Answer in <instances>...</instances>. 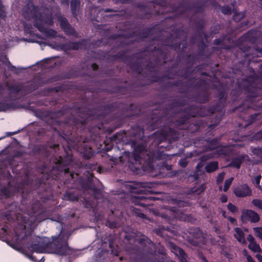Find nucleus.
Instances as JSON below:
<instances>
[{
    "label": "nucleus",
    "mask_w": 262,
    "mask_h": 262,
    "mask_svg": "<svg viewBox=\"0 0 262 262\" xmlns=\"http://www.w3.org/2000/svg\"><path fill=\"white\" fill-rule=\"evenodd\" d=\"M67 106H63L57 111L51 112L49 116L53 125L57 126L54 129L59 139L65 140L67 145L62 146L64 153L55 158V165L50 173L43 174L41 178L35 181L34 188L39 198L45 202L53 199L54 185L55 181H62L65 187L72 188L78 176L79 168H75L72 148L78 151L84 159L93 157L95 151L89 143L97 140L99 136V125L90 127L84 124V120H78L75 117L67 115L69 111Z\"/></svg>",
    "instance_id": "nucleus-1"
},
{
    "label": "nucleus",
    "mask_w": 262,
    "mask_h": 262,
    "mask_svg": "<svg viewBox=\"0 0 262 262\" xmlns=\"http://www.w3.org/2000/svg\"><path fill=\"white\" fill-rule=\"evenodd\" d=\"M170 27L171 32L161 33L153 38L154 41L159 42L160 46L149 45L141 50V53H148L149 55L152 56L146 67L150 74L156 71L159 75L160 67L171 61L169 48L177 51L181 48L182 51H184L187 48V32H185L183 26L181 25L176 27L171 25Z\"/></svg>",
    "instance_id": "nucleus-2"
},
{
    "label": "nucleus",
    "mask_w": 262,
    "mask_h": 262,
    "mask_svg": "<svg viewBox=\"0 0 262 262\" xmlns=\"http://www.w3.org/2000/svg\"><path fill=\"white\" fill-rule=\"evenodd\" d=\"M67 106L69 111L67 115H73L78 120H84V124L90 127H94L99 125V131L102 128L107 118V115L113 112L118 110L119 116L117 115L112 119L117 123L116 128L120 127L125 118L137 115L140 111L139 106L134 103L129 105L116 101L110 104L101 106L98 110L91 109L89 106H74L72 108Z\"/></svg>",
    "instance_id": "nucleus-3"
},
{
    "label": "nucleus",
    "mask_w": 262,
    "mask_h": 262,
    "mask_svg": "<svg viewBox=\"0 0 262 262\" xmlns=\"http://www.w3.org/2000/svg\"><path fill=\"white\" fill-rule=\"evenodd\" d=\"M178 1V6L171 4V0H152L144 3H137L136 6L142 13L140 16L141 19H149L152 15H163L169 11L170 13L168 16L165 17V20L170 19L173 21L182 16L187 11L194 10V14L203 13L206 6L205 2L188 5V0Z\"/></svg>",
    "instance_id": "nucleus-4"
},
{
    "label": "nucleus",
    "mask_w": 262,
    "mask_h": 262,
    "mask_svg": "<svg viewBox=\"0 0 262 262\" xmlns=\"http://www.w3.org/2000/svg\"><path fill=\"white\" fill-rule=\"evenodd\" d=\"M70 235L69 232L63 231L62 228L58 235H53L51 238L46 237L33 236L32 231H31L29 234L26 233L22 240L29 241V245H27V248L33 252L48 253L66 256L72 253V249L68 244Z\"/></svg>",
    "instance_id": "nucleus-5"
},
{
    "label": "nucleus",
    "mask_w": 262,
    "mask_h": 262,
    "mask_svg": "<svg viewBox=\"0 0 262 262\" xmlns=\"http://www.w3.org/2000/svg\"><path fill=\"white\" fill-rule=\"evenodd\" d=\"M244 78L242 79L240 81L237 82L236 84L237 88L231 91L230 95L232 100L235 101L239 98L242 91H244L247 93L245 98L247 102L244 103L232 110L233 112L238 113V117L239 118L246 121L244 126L246 127L259 119L260 116L259 113H255L249 115V114L251 113L252 107L262 112V93L260 91H256L255 89L257 88L256 85L250 86V89L248 90L241 86L239 83Z\"/></svg>",
    "instance_id": "nucleus-6"
},
{
    "label": "nucleus",
    "mask_w": 262,
    "mask_h": 262,
    "mask_svg": "<svg viewBox=\"0 0 262 262\" xmlns=\"http://www.w3.org/2000/svg\"><path fill=\"white\" fill-rule=\"evenodd\" d=\"M117 57L118 59H121L123 62H127V65L129 68L134 72H135L139 75L143 76L144 80L141 82V85L136 86V84H127L125 82V85L116 86L113 87L112 89V93L115 94H120L125 95L127 94L132 93L136 96L141 97L142 95L138 92V91L143 90L144 86L149 85L153 82L158 81H163L165 78H170L168 74H166L162 76L158 75V73L156 72H152L150 73L148 72L146 67L142 68V63L140 61H133L131 60V57L126 55L125 52L120 51L117 53Z\"/></svg>",
    "instance_id": "nucleus-7"
},
{
    "label": "nucleus",
    "mask_w": 262,
    "mask_h": 262,
    "mask_svg": "<svg viewBox=\"0 0 262 262\" xmlns=\"http://www.w3.org/2000/svg\"><path fill=\"white\" fill-rule=\"evenodd\" d=\"M182 53L179 52L178 54L176 61L169 67L166 70V74H168L170 78H165L163 81L164 82L163 87L167 90L172 89L174 87L179 86L178 92L181 94H188L191 90L194 89L196 94L192 97L193 101L200 102V103H206L209 101L210 99V94L207 93V83L205 79H199L194 83L189 82L183 83L182 80H177L173 81L169 80L172 79V76H177L178 75V71L176 70L181 60ZM165 75V74L164 75Z\"/></svg>",
    "instance_id": "nucleus-8"
},
{
    "label": "nucleus",
    "mask_w": 262,
    "mask_h": 262,
    "mask_svg": "<svg viewBox=\"0 0 262 262\" xmlns=\"http://www.w3.org/2000/svg\"><path fill=\"white\" fill-rule=\"evenodd\" d=\"M144 128L139 124H136L131 126L128 131L122 130L118 132L112 136L111 141L116 144L130 145L134 148L132 157L128 158V163L129 168L134 167L138 169V166L142 163V154L147 152L146 146L140 143L137 145V139H141L143 137Z\"/></svg>",
    "instance_id": "nucleus-9"
},
{
    "label": "nucleus",
    "mask_w": 262,
    "mask_h": 262,
    "mask_svg": "<svg viewBox=\"0 0 262 262\" xmlns=\"http://www.w3.org/2000/svg\"><path fill=\"white\" fill-rule=\"evenodd\" d=\"M124 239L128 244L125 247L126 252L135 255L129 257L132 262H154L151 257L156 255V250L148 246H156L147 236L142 234L141 237L136 238L134 235L126 233Z\"/></svg>",
    "instance_id": "nucleus-10"
},
{
    "label": "nucleus",
    "mask_w": 262,
    "mask_h": 262,
    "mask_svg": "<svg viewBox=\"0 0 262 262\" xmlns=\"http://www.w3.org/2000/svg\"><path fill=\"white\" fill-rule=\"evenodd\" d=\"M156 137L152 136L151 139H153L152 145L159 151H153L151 153L147 150V152L141 155L142 160L151 161L154 159L161 160L163 159L164 150H169L171 147L172 142L177 141L180 135L178 132L170 127L165 123L163 125Z\"/></svg>",
    "instance_id": "nucleus-11"
},
{
    "label": "nucleus",
    "mask_w": 262,
    "mask_h": 262,
    "mask_svg": "<svg viewBox=\"0 0 262 262\" xmlns=\"http://www.w3.org/2000/svg\"><path fill=\"white\" fill-rule=\"evenodd\" d=\"M186 103L187 100L185 99H173L165 107L160 106L159 109L153 110L150 115V128L154 130L161 127L163 123L167 124L165 121L170 112L179 106H184Z\"/></svg>",
    "instance_id": "nucleus-12"
},
{
    "label": "nucleus",
    "mask_w": 262,
    "mask_h": 262,
    "mask_svg": "<svg viewBox=\"0 0 262 262\" xmlns=\"http://www.w3.org/2000/svg\"><path fill=\"white\" fill-rule=\"evenodd\" d=\"M145 187L146 186L143 183H132L126 185V188L130 193L137 194L132 195L130 198L131 202L135 205L143 207L151 206L154 205V201L159 200V198L150 196V194L154 193L152 190L141 189Z\"/></svg>",
    "instance_id": "nucleus-13"
},
{
    "label": "nucleus",
    "mask_w": 262,
    "mask_h": 262,
    "mask_svg": "<svg viewBox=\"0 0 262 262\" xmlns=\"http://www.w3.org/2000/svg\"><path fill=\"white\" fill-rule=\"evenodd\" d=\"M245 40L254 43L259 41H262V28L252 29L244 34L242 36ZM239 52L242 54V56L246 58L250 59L253 57L252 52H254L256 56L262 57V48L255 46L253 48L243 45L239 48Z\"/></svg>",
    "instance_id": "nucleus-14"
},
{
    "label": "nucleus",
    "mask_w": 262,
    "mask_h": 262,
    "mask_svg": "<svg viewBox=\"0 0 262 262\" xmlns=\"http://www.w3.org/2000/svg\"><path fill=\"white\" fill-rule=\"evenodd\" d=\"M24 185L14 181L13 176L8 171L5 173L0 180V196L8 199L15 195L23 193Z\"/></svg>",
    "instance_id": "nucleus-15"
},
{
    "label": "nucleus",
    "mask_w": 262,
    "mask_h": 262,
    "mask_svg": "<svg viewBox=\"0 0 262 262\" xmlns=\"http://www.w3.org/2000/svg\"><path fill=\"white\" fill-rule=\"evenodd\" d=\"M23 15L26 20H30L34 19V24L36 20H44L49 26H52L54 24V20L52 13H43L39 12L37 6L33 4L32 0H26L25 6L22 10Z\"/></svg>",
    "instance_id": "nucleus-16"
},
{
    "label": "nucleus",
    "mask_w": 262,
    "mask_h": 262,
    "mask_svg": "<svg viewBox=\"0 0 262 262\" xmlns=\"http://www.w3.org/2000/svg\"><path fill=\"white\" fill-rule=\"evenodd\" d=\"M216 96L219 98L217 100L212 101L207 106H201L202 108H197L201 115L210 116L216 113L223 112L227 101L228 92L225 88H221Z\"/></svg>",
    "instance_id": "nucleus-17"
},
{
    "label": "nucleus",
    "mask_w": 262,
    "mask_h": 262,
    "mask_svg": "<svg viewBox=\"0 0 262 262\" xmlns=\"http://www.w3.org/2000/svg\"><path fill=\"white\" fill-rule=\"evenodd\" d=\"M84 169H86V171L90 174V177L86 179H84L81 182V185L85 189L92 190L95 194H99L100 190L93 185L94 173L90 172V171L96 170L97 172L100 173L102 171V167L98 165L97 163H90L88 162L87 163L83 164L82 166Z\"/></svg>",
    "instance_id": "nucleus-18"
},
{
    "label": "nucleus",
    "mask_w": 262,
    "mask_h": 262,
    "mask_svg": "<svg viewBox=\"0 0 262 262\" xmlns=\"http://www.w3.org/2000/svg\"><path fill=\"white\" fill-rule=\"evenodd\" d=\"M45 212L42 205L38 202H34L32 204L30 216L28 219V224L31 227H34L39 223L46 219Z\"/></svg>",
    "instance_id": "nucleus-19"
},
{
    "label": "nucleus",
    "mask_w": 262,
    "mask_h": 262,
    "mask_svg": "<svg viewBox=\"0 0 262 262\" xmlns=\"http://www.w3.org/2000/svg\"><path fill=\"white\" fill-rule=\"evenodd\" d=\"M197 108H202L201 106H199L196 105H191L189 107H188L186 109H185V114H184L179 117L177 120H176L174 122V124L175 126L180 127L184 125L185 127H186L187 125L188 120L191 117H195L196 116H200V117H206V116H203L201 115L200 111L197 110Z\"/></svg>",
    "instance_id": "nucleus-20"
},
{
    "label": "nucleus",
    "mask_w": 262,
    "mask_h": 262,
    "mask_svg": "<svg viewBox=\"0 0 262 262\" xmlns=\"http://www.w3.org/2000/svg\"><path fill=\"white\" fill-rule=\"evenodd\" d=\"M259 68L262 71V63L260 65ZM244 88L249 90L250 86L256 85V91H260L262 93V78H258L257 75L254 72L251 75L245 77L239 83Z\"/></svg>",
    "instance_id": "nucleus-21"
},
{
    "label": "nucleus",
    "mask_w": 262,
    "mask_h": 262,
    "mask_svg": "<svg viewBox=\"0 0 262 262\" xmlns=\"http://www.w3.org/2000/svg\"><path fill=\"white\" fill-rule=\"evenodd\" d=\"M221 138L206 139L204 137L196 138L194 141L195 146L198 147H204L206 151H212L217 149L220 145Z\"/></svg>",
    "instance_id": "nucleus-22"
},
{
    "label": "nucleus",
    "mask_w": 262,
    "mask_h": 262,
    "mask_svg": "<svg viewBox=\"0 0 262 262\" xmlns=\"http://www.w3.org/2000/svg\"><path fill=\"white\" fill-rule=\"evenodd\" d=\"M56 18L59 23L60 28L65 34L69 36H73L75 38H78L80 37L75 28L71 26L67 18L64 16L59 14L56 16Z\"/></svg>",
    "instance_id": "nucleus-23"
},
{
    "label": "nucleus",
    "mask_w": 262,
    "mask_h": 262,
    "mask_svg": "<svg viewBox=\"0 0 262 262\" xmlns=\"http://www.w3.org/2000/svg\"><path fill=\"white\" fill-rule=\"evenodd\" d=\"M88 41L85 39H82L78 41H71L62 43L59 45L60 49L63 51H68L71 50H78L80 48H85L86 47Z\"/></svg>",
    "instance_id": "nucleus-24"
},
{
    "label": "nucleus",
    "mask_w": 262,
    "mask_h": 262,
    "mask_svg": "<svg viewBox=\"0 0 262 262\" xmlns=\"http://www.w3.org/2000/svg\"><path fill=\"white\" fill-rule=\"evenodd\" d=\"M153 28L149 27L145 28L142 31L129 30L123 34V36L127 38L137 37L143 40L149 36Z\"/></svg>",
    "instance_id": "nucleus-25"
},
{
    "label": "nucleus",
    "mask_w": 262,
    "mask_h": 262,
    "mask_svg": "<svg viewBox=\"0 0 262 262\" xmlns=\"http://www.w3.org/2000/svg\"><path fill=\"white\" fill-rule=\"evenodd\" d=\"M44 24L48 25L44 20H36L34 27L40 32L43 33L46 37L55 38L57 37V32L54 29L46 28Z\"/></svg>",
    "instance_id": "nucleus-26"
},
{
    "label": "nucleus",
    "mask_w": 262,
    "mask_h": 262,
    "mask_svg": "<svg viewBox=\"0 0 262 262\" xmlns=\"http://www.w3.org/2000/svg\"><path fill=\"white\" fill-rule=\"evenodd\" d=\"M236 197L244 198L250 196L252 194V190L247 184H242L235 187L233 191Z\"/></svg>",
    "instance_id": "nucleus-27"
},
{
    "label": "nucleus",
    "mask_w": 262,
    "mask_h": 262,
    "mask_svg": "<svg viewBox=\"0 0 262 262\" xmlns=\"http://www.w3.org/2000/svg\"><path fill=\"white\" fill-rule=\"evenodd\" d=\"M242 215L241 219L243 221L244 219L248 220L251 223H257L259 221L260 217L259 214L255 211L250 210L246 209L242 211Z\"/></svg>",
    "instance_id": "nucleus-28"
},
{
    "label": "nucleus",
    "mask_w": 262,
    "mask_h": 262,
    "mask_svg": "<svg viewBox=\"0 0 262 262\" xmlns=\"http://www.w3.org/2000/svg\"><path fill=\"white\" fill-rule=\"evenodd\" d=\"M169 246L171 251L178 256L180 262H188L187 254L182 248L172 243H170Z\"/></svg>",
    "instance_id": "nucleus-29"
},
{
    "label": "nucleus",
    "mask_w": 262,
    "mask_h": 262,
    "mask_svg": "<svg viewBox=\"0 0 262 262\" xmlns=\"http://www.w3.org/2000/svg\"><path fill=\"white\" fill-rule=\"evenodd\" d=\"M169 246L171 251L178 256L180 262H188L187 254L182 248L172 243H170Z\"/></svg>",
    "instance_id": "nucleus-30"
},
{
    "label": "nucleus",
    "mask_w": 262,
    "mask_h": 262,
    "mask_svg": "<svg viewBox=\"0 0 262 262\" xmlns=\"http://www.w3.org/2000/svg\"><path fill=\"white\" fill-rule=\"evenodd\" d=\"M246 157H248V156L247 155H242L233 158L229 164V166L236 168L237 169H239L244 160Z\"/></svg>",
    "instance_id": "nucleus-31"
},
{
    "label": "nucleus",
    "mask_w": 262,
    "mask_h": 262,
    "mask_svg": "<svg viewBox=\"0 0 262 262\" xmlns=\"http://www.w3.org/2000/svg\"><path fill=\"white\" fill-rule=\"evenodd\" d=\"M202 123L196 121L187 125L186 127H182V129H185L187 130L188 133H195L199 130L200 129Z\"/></svg>",
    "instance_id": "nucleus-32"
},
{
    "label": "nucleus",
    "mask_w": 262,
    "mask_h": 262,
    "mask_svg": "<svg viewBox=\"0 0 262 262\" xmlns=\"http://www.w3.org/2000/svg\"><path fill=\"white\" fill-rule=\"evenodd\" d=\"M228 37L227 40H230V37L227 35H223L220 38H216L213 41V44L214 45L219 46L221 45V48L222 49H230L231 46L230 45L225 43V41L226 40V38Z\"/></svg>",
    "instance_id": "nucleus-33"
},
{
    "label": "nucleus",
    "mask_w": 262,
    "mask_h": 262,
    "mask_svg": "<svg viewBox=\"0 0 262 262\" xmlns=\"http://www.w3.org/2000/svg\"><path fill=\"white\" fill-rule=\"evenodd\" d=\"M80 5V0H71L70 3L71 10L74 17H76Z\"/></svg>",
    "instance_id": "nucleus-34"
},
{
    "label": "nucleus",
    "mask_w": 262,
    "mask_h": 262,
    "mask_svg": "<svg viewBox=\"0 0 262 262\" xmlns=\"http://www.w3.org/2000/svg\"><path fill=\"white\" fill-rule=\"evenodd\" d=\"M38 88V85L36 82L25 85L22 83V92L25 94H29Z\"/></svg>",
    "instance_id": "nucleus-35"
},
{
    "label": "nucleus",
    "mask_w": 262,
    "mask_h": 262,
    "mask_svg": "<svg viewBox=\"0 0 262 262\" xmlns=\"http://www.w3.org/2000/svg\"><path fill=\"white\" fill-rule=\"evenodd\" d=\"M63 199L67 201H77L78 200V195L75 190L67 191L63 194Z\"/></svg>",
    "instance_id": "nucleus-36"
},
{
    "label": "nucleus",
    "mask_w": 262,
    "mask_h": 262,
    "mask_svg": "<svg viewBox=\"0 0 262 262\" xmlns=\"http://www.w3.org/2000/svg\"><path fill=\"white\" fill-rule=\"evenodd\" d=\"M234 231L235 232L234 236L237 241L239 243L245 244L246 243V241L245 238V234L243 231L239 227L235 228Z\"/></svg>",
    "instance_id": "nucleus-37"
},
{
    "label": "nucleus",
    "mask_w": 262,
    "mask_h": 262,
    "mask_svg": "<svg viewBox=\"0 0 262 262\" xmlns=\"http://www.w3.org/2000/svg\"><path fill=\"white\" fill-rule=\"evenodd\" d=\"M8 90L12 94H17L22 92V83L17 84H9L7 83Z\"/></svg>",
    "instance_id": "nucleus-38"
},
{
    "label": "nucleus",
    "mask_w": 262,
    "mask_h": 262,
    "mask_svg": "<svg viewBox=\"0 0 262 262\" xmlns=\"http://www.w3.org/2000/svg\"><path fill=\"white\" fill-rule=\"evenodd\" d=\"M219 169V162L211 161L208 163L205 166V170L207 173H212Z\"/></svg>",
    "instance_id": "nucleus-39"
},
{
    "label": "nucleus",
    "mask_w": 262,
    "mask_h": 262,
    "mask_svg": "<svg viewBox=\"0 0 262 262\" xmlns=\"http://www.w3.org/2000/svg\"><path fill=\"white\" fill-rule=\"evenodd\" d=\"M16 107V104L13 102L10 103L5 102H0V112H5L11 109H15Z\"/></svg>",
    "instance_id": "nucleus-40"
},
{
    "label": "nucleus",
    "mask_w": 262,
    "mask_h": 262,
    "mask_svg": "<svg viewBox=\"0 0 262 262\" xmlns=\"http://www.w3.org/2000/svg\"><path fill=\"white\" fill-rule=\"evenodd\" d=\"M187 66H189L192 68L193 65L195 63L196 58L193 54H187L185 59Z\"/></svg>",
    "instance_id": "nucleus-41"
},
{
    "label": "nucleus",
    "mask_w": 262,
    "mask_h": 262,
    "mask_svg": "<svg viewBox=\"0 0 262 262\" xmlns=\"http://www.w3.org/2000/svg\"><path fill=\"white\" fill-rule=\"evenodd\" d=\"M108 241L109 247L111 249V253L114 255H118L120 252V248L118 247L117 245H116V246H115L113 240L108 239Z\"/></svg>",
    "instance_id": "nucleus-42"
},
{
    "label": "nucleus",
    "mask_w": 262,
    "mask_h": 262,
    "mask_svg": "<svg viewBox=\"0 0 262 262\" xmlns=\"http://www.w3.org/2000/svg\"><path fill=\"white\" fill-rule=\"evenodd\" d=\"M190 233L192 234V237L196 239L201 238L203 236V233L199 228H195L193 229H191Z\"/></svg>",
    "instance_id": "nucleus-43"
},
{
    "label": "nucleus",
    "mask_w": 262,
    "mask_h": 262,
    "mask_svg": "<svg viewBox=\"0 0 262 262\" xmlns=\"http://www.w3.org/2000/svg\"><path fill=\"white\" fill-rule=\"evenodd\" d=\"M205 24L204 21H199L196 23L195 29L196 30L197 35L201 34L204 31Z\"/></svg>",
    "instance_id": "nucleus-44"
},
{
    "label": "nucleus",
    "mask_w": 262,
    "mask_h": 262,
    "mask_svg": "<svg viewBox=\"0 0 262 262\" xmlns=\"http://www.w3.org/2000/svg\"><path fill=\"white\" fill-rule=\"evenodd\" d=\"M199 50L198 53V56H204L205 50L207 47L206 43H205L203 39L201 40L199 45H198Z\"/></svg>",
    "instance_id": "nucleus-45"
},
{
    "label": "nucleus",
    "mask_w": 262,
    "mask_h": 262,
    "mask_svg": "<svg viewBox=\"0 0 262 262\" xmlns=\"http://www.w3.org/2000/svg\"><path fill=\"white\" fill-rule=\"evenodd\" d=\"M192 68H191L190 66H187V67L184 70L181 76L185 79L188 78V77L190 76L193 72V70H192Z\"/></svg>",
    "instance_id": "nucleus-46"
},
{
    "label": "nucleus",
    "mask_w": 262,
    "mask_h": 262,
    "mask_svg": "<svg viewBox=\"0 0 262 262\" xmlns=\"http://www.w3.org/2000/svg\"><path fill=\"white\" fill-rule=\"evenodd\" d=\"M245 17V13L244 12H234L233 16V19L235 21H239Z\"/></svg>",
    "instance_id": "nucleus-47"
},
{
    "label": "nucleus",
    "mask_w": 262,
    "mask_h": 262,
    "mask_svg": "<svg viewBox=\"0 0 262 262\" xmlns=\"http://www.w3.org/2000/svg\"><path fill=\"white\" fill-rule=\"evenodd\" d=\"M206 188L205 184H202L197 187H194L192 189V191L197 194H200L204 192Z\"/></svg>",
    "instance_id": "nucleus-48"
},
{
    "label": "nucleus",
    "mask_w": 262,
    "mask_h": 262,
    "mask_svg": "<svg viewBox=\"0 0 262 262\" xmlns=\"http://www.w3.org/2000/svg\"><path fill=\"white\" fill-rule=\"evenodd\" d=\"M103 57L104 58L106 59L107 60L111 61L112 62L118 60L117 57V54L115 55H111L108 52H105L103 55Z\"/></svg>",
    "instance_id": "nucleus-49"
},
{
    "label": "nucleus",
    "mask_w": 262,
    "mask_h": 262,
    "mask_svg": "<svg viewBox=\"0 0 262 262\" xmlns=\"http://www.w3.org/2000/svg\"><path fill=\"white\" fill-rule=\"evenodd\" d=\"M84 207L88 209H94L96 206V203L95 201H91L90 200L84 199Z\"/></svg>",
    "instance_id": "nucleus-50"
},
{
    "label": "nucleus",
    "mask_w": 262,
    "mask_h": 262,
    "mask_svg": "<svg viewBox=\"0 0 262 262\" xmlns=\"http://www.w3.org/2000/svg\"><path fill=\"white\" fill-rule=\"evenodd\" d=\"M220 9L222 13L225 15H231L232 12L231 7L227 5L221 7Z\"/></svg>",
    "instance_id": "nucleus-51"
},
{
    "label": "nucleus",
    "mask_w": 262,
    "mask_h": 262,
    "mask_svg": "<svg viewBox=\"0 0 262 262\" xmlns=\"http://www.w3.org/2000/svg\"><path fill=\"white\" fill-rule=\"evenodd\" d=\"M78 74L77 71L71 70L66 74L64 78L70 79L72 78L77 77H78Z\"/></svg>",
    "instance_id": "nucleus-52"
},
{
    "label": "nucleus",
    "mask_w": 262,
    "mask_h": 262,
    "mask_svg": "<svg viewBox=\"0 0 262 262\" xmlns=\"http://www.w3.org/2000/svg\"><path fill=\"white\" fill-rule=\"evenodd\" d=\"M133 211L137 217H140L142 219H148L146 215L142 213L140 210L136 208H134Z\"/></svg>",
    "instance_id": "nucleus-53"
},
{
    "label": "nucleus",
    "mask_w": 262,
    "mask_h": 262,
    "mask_svg": "<svg viewBox=\"0 0 262 262\" xmlns=\"http://www.w3.org/2000/svg\"><path fill=\"white\" fill-rule=\"evenodd\" d=\"M248 247L251 250L254 252H259L261 251L259 246L255 242L252 244V245H249Z\"/></svg>",
    "instance_id": "nucleus-54"
},
{
    "label": "nucleus",
    "mask_w": 262,
    "mask_h": 262,
    "mask_svg": "<svg viewBox=\"0 0 262 262\" xmlns=\"http://www.w3.org/2000/svg\"><path fill=\"white\" fill-rule=\"evenodd\" d=\"M252 204L257 208L262 210V200L258 199H253Z\"/></svg>",
    "instance_id": "nucleus-55"
},
{
    "label": "nucleus",
    "mask_w": 262,
    "mask_h": 262,
    "mask_svg": "<svg viewBox=\"0 0 262 262\" xmlns=\"http://www.w3.org/2000/svg\"><path fill=\"white\" fill-rule=\"evenodd\" d=\"M233 178L231 177V178H230L225 180V184H224V188H223L224 191L226 192L229 189V188L233 181Z\"/></svg>",
    "instance_id": "nucleus-56"
},
{
    "label": "nucleus",
    "mask_w": 262,
    "mask_h": 262,
    "mask_svg": "<svg viewBox=\"0 0 262 262\" xmlns=\"http://www.w3.org/2000/svg\"><path fill=\"white\" fill-rule=\"evenodd\" d=\"M255 235L260 239H262V227H258L253 228Z\"/></svg>",
    "instance_id": "nucleus-57"
},
{
    "label": "nucleus",
    "mask_w": 262,
    "mask_h": 262,
    "mask_svg": "<svg viewBox=\"0 0 262 262\" xmlns=\"http://www.w3.org/2000/svg\"><path fill=\"white\" fill-rule=\"evenodd\" d=\"M32 25L31 24L26 23L24 24V31L26 33L31 34L33 32Z\"/></svg>",
    "instance_id": "nucleus-58"
},
{
    "label": "nucleus",
    "mask_w": 262,
    "mask_h": 262,
    "mask_svg": "<svg viewBox=\"0 0 262 262\" xmlns=\"http://www.w3.org/2000/svg\"><path fill=\"white\" fill-rule=\"evenodd\" d=\"M227 208L232 213H236L238 211L237 207L231 203L227 205Z\"/></svg>",
    "instance_id": "nucleus-59"
},
{
    "label": "nucleus",
    "mask_w": 262,
    "mask_h": 262,
    "mask_svg": "<svg viewBox=\"0 0 262 262\" xmlns=\"http://www.w3.org/2000/svg\"><path fill=\"white\" fill-rule=\"evenodd\" d=\"M225 176V173L224 172H222L221 173H219L216 178V184L217 185L220 184L222 183L224 179V177Z\"/></svg>",
    "instance_id": "nucleus-60"
},
{
    "label": "nucleus",
    "mask_w": 262,
    "mask_h": 262,
    "mask_svg": "<svg viewBox=\"0 0 262 262\" xmlns=\"http://www.w3.org/2000/svg\"><path fill=\"white\" fill-rule=\"evenodd\" d=\"M253 155L257 157H260L262 155V148L255 147L252 149Z\"/></svg>",
    "instance_id": "nucleus-61"
},
{
    "label": "nucleus",
    "mask_w": 262,
    "mask_h": 262,
    "mask_svg": "<svg viewBox=\"0 0 262 262\" xmlns=\"http://www.w3.org/2000/svg\"><path fill=\"white\" fill-rule=\"evenodd\" d=\"M8 69L9 71L14 72L15 74H18L19 73V71L17 70V68L11 64V62L8 61Z\"/></svg>",
    "instance_id": "nucleus-62"
},
{
    "label": "nucleus",
    "mask_w": 262,
    "mask_h": 262,
    "mask_svg": "<svg viewBox=\"0 0 262 262\" xmlns=\"http://www.w3.org/2000/svg\"><path fill=\"white\" fill-rule=\"evenodd\" d=\"M6 17V12L4 10V6L2 1L0 0V19L4 18Z\"/></svg>",
    "instance_id": "nucleus-63"
},
{
    "label": "nucleus",
    "mask_w": 262,
    "mask_h": 262,
    "mask_svg": "<svg viewBox=\"0 0 262 262\" xmlns=\"http://www.w3.org/2000/svg\"><path fill=\"white\" fill-rule=\"evenodd\" d=\"M253 138L257 141H262V130L256 133Z\"/></svg>",
    "instance_id": "nucleus-64"
}]
</instances>
